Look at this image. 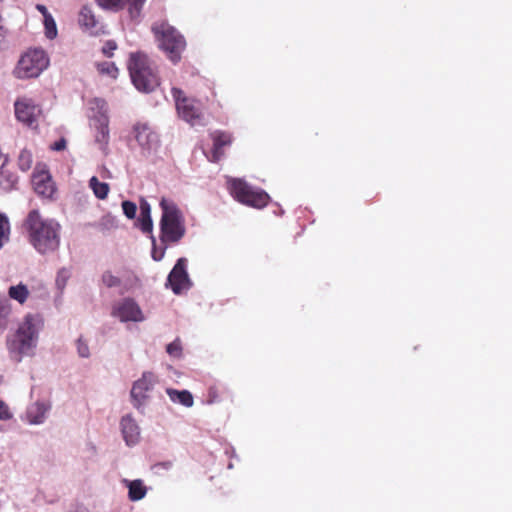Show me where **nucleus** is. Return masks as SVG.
<instances>
[{"label": "nucleus", "instance_id": "nucleus-1", "mask_svg": "<svg viewBox=\"0 0 512 512\" xmlns=\"http://www.w3.org/2000/svg\"><path fill=\"white\" fill-rule=\"evenodd\" d=\"M23 229L32 247L40 254L57 251L61 242V224L54 218L44 217L38 209H32L23 221Z\"/></svg>", "mask_w": 512, "mask_h": 512}, {"label": "nucleus", "instance_id": "nucleus-2", "mask_svg": "<svg viewBox=\"0 0 512 512\" xmlns=\"http://www.w3.org/2000/svg\"><path fill=\"white\" fill-rule=\"evenodd\" d=\"M41 319L32 314L25 316L15 334L7 340V348L11 359L17 363L25 356H32L36 347Z\"/></svg>", "mask_w": 512, "mask_h": 512}, {"label": "nucleus", "instance_id": "nucleus-3", "mask_svg": "<svg viewBox=\"0 0 512 512\" xmlns=\"http://www.w3.org/2000/svg\"><path fill=\"white\" fill-rule=\"evenodd\" d=\"M88 111L89 127L94 144L107 154L110 141L108 104L101 98H94L88 103Z\"/></svg>", "mask_w": 512, "mask_h": 512}, {"label": "nucleus", "instance_id": "nucleus-4", "mask_svg": "<svg viewBox=\"0 0 512 512\" xmlns=\"http://www.w3.org/2000/svg\"><path fill=\"white\" fill-rule=\"evenodd\" d=\"M128 70L137 90L149 93L159 86L156 68L144 53L135 52L130 54Z\"/></svg>", "mask_w": 512, "mask_h": 512}, {"label": "nucleus", "instance_id": "nucleus-5", "mask_svg": "<svg viewBox=\"0 0 512 512\" xmlns=\"http://www.w3.org/2000/svg\"><path fill=\"white\" fill-rule=\"evenodd\" d=\"M161 240L165 243H177L185 235L184 218L178 207L166 200H161Z\"/></svg>", "mask_w": 512, "mask_h": 512}, {"label": "nucleus", "instance_id": "nucleus-6", "mask_svg": "<svg viewBox=\"0 0 512 512\" xmlns=\"http://www.w3.org/2000/svg\"><path fill=\"white\" fill-rule=\"evenodd\" d=\"M153 31L159 41L160 48L166 53L167 57L172 62L179 61L181 53L186 47L184 37L174 27L166 23L154 26Z\"/></svg>", "mask_w": 512, "mask_h": 512}, {"label": "nucleus", "instance_id": "nucleus-7", "mask_svg": "<svg viewBox=\"0 0 512 512\" xmlns=\"http://www.w3.org/2000/svg\"><path fill=\"white\" fill-rule=\"evenodd\" d=\"M49 66V58L42 49L28 50L19 59L14 75L19 79L38 77Z\"/></svg>", "mask_w": 512, "mask_h": 512}, {"label": "nucleus", "instance_id": "nucleus-8", "mask_svg": "<svg viewBox=\"0 0 512 512\" xmlns=\"http://www.w3.org/2000/svg\"><path fill=\"white\" fill-rule=\"evenodd\" d=\"M172 95L175 101L178 115L192 126L204 125V117L201 105L194 99L188 98L183 91L173 87Z\"/></svg>", "mask_w": 512, "mask_h": 512}, {"label": "nucleus", "instance_id": "nucleus-9", "mask_svg": "<svg viewBox=\"0 0 512 512\" xmlns=\"http://www.w3.org/2000/svg\"><path fill=\"white\" fill-rule=\"evenodd\" d=\"M133 133L143 155H151L159 148V137L147 124L137 123L133 127Z\"/></svg>", "mask_w": 512, "mask_h": 512}, {"label": "nucleus", "instance_id": "nucleus-10", "mask_svg": "<svg viewBox=\"0 0 512 512\" xmlns=\"http://www.w3.org/2000/svg\"><path fill=\"white\" fill-rule=\"evenodd\" d=\"M157 382L156 376L151 372H144L142 377L134 382L131 389V399L134 407L140 409L148 398V393Z\"/></svg>", "mask_w": 512, "mask_h": 512}, {"label": "nucleus", "instance_id": "nucleus-11", "mask_svg": "<svg viewBox=\"0 0 512 512\" xmlns=\"http://www.w3.org/2000/svg\"><path fill=\"white\" fill-rule=\"evenodd\" d=\"M14 107L17 119L30 127L37 122L42 114L41 108L28 97L17 99Z\"/></svg>", "mask_w": 512, "mask_h": 512}, {"label": "nucleus", "instance_id": "nucleus-12", "mask_svg": "<svg viewBox=\"0 0 512 512\" xmlns=\"http://www.w3.org/2000/svg\"><path fill=\"white\" fill-rule=\"evenodd\" d=\"M186 266L187 260L179 258L168 275L167 282L175 294H180L183 290H188L191 287Z\"/></svg>", "mask_w": 512, "mask_h": 512}, {"label": "nucleus", "instance_id": "nucleus-13", "mask_svg": "<svg viewBox=\"0 0 512 512\" xmlns=\"http://www.w3.org/2000/svg\"><path fill=\"white\" fill-rule=\"evenodd\" d=\"M112 315L122 322H140L144 319L139 305L131 298H125L114 305Z\"/></svg>", "mask_w": 512, "mask_h": 512}, {"label": "nucleus", "instance_id": "nucleus-14", "mask_svg": "<svg viewBox=\"0 0 512 512\" xmlns=\"http://www.w3.org/2000/svg\"><path fill=\"white\" fill-rule=\"evenodd\" d=\"M34 192H55L56 187L45 164H37L32 174Z\"/></svg>", "mask_w": 512, "mask_h": 512}, {"label": "nucleus", "instance_id": "nucleus-15", "mask_svg": "<svg viewBox=\"0 0 512 512\" xmlns=\"http://www.w3.org/2000/svg\"><path fill=\"white\" fill-rule=\"evenodd\" d=\"M98 4L113 11H119L128 5V11L132 18L139 16L146 0H96Z\"/></svg>", "mask_w": 512, "mask_h": 512}, {"label": "nucleus", "instance_id": "nucleus-16", "mask_svg": "<svg viewBox=\"0 0 512 512\" xmlns=\"http://www.w3.org/2000/svg\"><path fill=\"white\" fill-rule=\"evenodd\" d=\"M121 430L127 445H133L138 442L140 430L131 415H126L121 419Z\"/></svg>", "mask_w": 512, "mask_h": 512}, {"label": "nucleus", "instance_id": "nucleus-17", "mask_svg": "<svg viewBox=\"0 0 512 512\" xmlns=\"http://www.w3.org/2000/svg\"><path fill=\"white\" fill-rule=\"evenodd\" d=\"M237 202L252 207L261 209L265 207L269 200V194H233Z\"/></svg>", "mask_w": 512, "mask_h": 512}, {"label": "nucleus", "instance_id": "nucleus-18", "mask_svg": "<svg viewBox=\"0 0 512 512\" xmlns=\"http://www.w3.org/2000/svg\"><path fill=\"white\" fill-rule=\"evenodd\" d=\"M212 139L213 150L211 156H208V160L212 162H217L223 156L222 148L231 143V137L223 132H215L212 134Z\"/></svg>", "mask_w": 512, "mask_h": 512}, {"label": "nucleus", "instance_id": "nucleus-19", "mask_svg": "<svg viewBox=\"0 0 512 512\" xmlns=\"http://www.w3.org/2000/svg\"><path fill=\"white\" fill-rule=\"evenodd\" d=\"M49 405L36 402L27 410V419L31 424H40L44 421Z\"/></svg>", "mask_w": 512, "mask_h": 512}, {"label": "nucleus", "instance_id": "nucleus-20", "mask_svg": "<svg viewBox=\"0 0 512 512\" xmlns=\"http://www.w3.org/2000/svg\"><path fill=\"white\" fill-rule=\"evenodd\" d=\"M166 393L170 400L175 403H180L185 407H192L194 404L193 395L188 390H176L173 388L166 389Z\"/></svg>", "mask_w": 512, "mask_h": 512}, {"label": "nucleus", "instance_id": "nucleus-21", "mask_svg": "<svg viewBox=\"0 0 512 512\" xmlns=\"http://www.w3.org/2000/svg\"><path fill=\"white\" fill-rule=\"evenodd\" d=\"M78 23L82 29L92 31L97 26L96 17L91 8L84 6L79 12Z\"/></svg>", "mask_w": 512, "mask_h": 512}, {"label": "nucleus", "instance_id": "nucleus-22", "mask_svg": "<svg viewBox=\"0 0 512 512\" xmlns=\"http://www.w3.org/2000/svg\"><path fill=\"white\" fill-rule=\"evenodd\" d=\"M126 482L129 489L128 496L131 501H139L145 497L147 489L141 480L137 479Z\"/></svg>", "mask_w": 512, "mask_h": 512}, {"label": "nucleus", "instance_id": "nucleus-23", "mask_svg": "<svg viewBox=\"0 0 512 512\" xmlns=\"http://www.w3.org/2000/svg\"><path fill=\"white\" fill-rule=\"evenodd\" d=\"M5 166H0V190L8 192L17 189V178L15 175L7 171Z\"/></svg>", "mask_w": 512, "mask_h": 512}, {"label": "nucleus", "instance_id": "nucleus-24", "mask_svg": "<svg viewBox=\"0 0 512 512\" xmlns=\"http://www.w3.org/2000/svg\"><path fill=\"white\" fill-rule=\"evenodd\" d=\"M228 393V389L220 384H212L207 391L206 402L208 404L218 403L223 399V396Z\"/></svg>", "mask_w": 512, "mask_h": 512}, {"label": "nucleus", "instance_id": "nucleus-25", "mask_svg": "<svg viewBox=\"0 0 512 512\" xmlns=\"http://www.w3.org/2000/svg\"><path fill=\"white\" fill-rule=\"evenodd\" d=\"M227 179V188L231 190V192H254L248 183L242 178H231L226 177ZM258 192H265L264 190H259Z\"/></svg>", "mask_w": 512, "mask_h": 512}, {"label": "nucleus", "instance_id": "nucleus-26", "mask_svg": "<svg viewBox=\"0 0 512 512\" xmlns=\"http://www.w3.org/2000/svg\"><path fill=\"white\" fill-rule=\"evenodd\" d=\"M9 297L23 304L29 295L27 287L23 284L11 286L8 291Z\"/></svg>", "mask_w": 512, "mask_h": 512}, {"label": "nucleus", "instance_id": "nucleus-27", "mask_svg": "<svg viewBox=\"0 0 512 512\" xmlns=\"http://www.w3.org/2000/svg\"><path fill=\"white\" fill-rule=\"evenodd\" d=\"M43 25L45 36L50 40L55 39L58 35V30L53 16H46V18L43 19Z\"/></svg>", "mask_w": 512, "mask_h": 512}, {"label": "nucleus", "instance_id": "nucleus-28", "mask_svg": "<svg viewBox=\"0 0 512 512\" xmlns=\"http://www.w3.org/2000/svg\"><path fill=\"white\" fill-rule=\"evenodd\" d=\"M33 157L31 151L27 149L21 150L18 156V166L22 171H27L31 168Z\"/></svg>", "mask_w": 512, "mask_h": 512}, {"label": "nucleus", "instance_id": "nucleus-29", "mask_svg": "<svg viewBox=\"0 0 512 512\" xmlns=\"http://www.w3.org/2000/svg\"><path fill=\"white\" fill-rule=\"evenodd\" d=\"M136 225L144 233L152 232L153 223L150 215H139Z\"/></svg>", "mask_w": 512, "mask_h": 512}, {"label": "nucleus", "instance_id": "nucleus-30", "mask_svg": "<svg viewBox=\"0 0 512 512\" xmlns=\"http://www.w3.org/2000/svg\"><path fill=\"white\" fill-rule=\"evenodd\" d=\"M9 230L8 218L0 214V248L3 246L4 241L8 240Z\"/></svg>", "mask_w": 512, "mask_h": 512}, {"label": "nucleus", "instance_id": "nucleus-31", "mask_svg": "<svg viewBox=\"0 0 512 512\" xmlns=\"http://www.w3.org/2000/svg\"><path fill=\"white\" fill-rule=\"evenodd\" d=\"M98 70L102 74H106L111 78H116L118 74V68L112 62H103L98 64Z\"/></svg>", "mask_w": 512, "mask_h": 512}, {"label": "nucleus", "instance_id": "nucleus-32", "mask_svg": "<svg viewBox=\"0 0 512 512\" xmlns=\"http://www.w3.org/2000/svg\"><path fill=\"white\" fill-rule=\"evenodd\" d=\"M102 282L108 288L119 287L121 285L120 278L114 276L110 271L103 273Z\"/></svg>", "mask_w": 512, "mask_h": 512}, {"label": "nucleus", "instance_id": "nucleus-33", "mask_svg": "<svg viewBox=\"0 0 512 512\" xmlns=\"http://www.w3.org/2000/svg\"><path fill=\"white\" fill-rule=\"evenodd\" d=\"M89 187L92 192H109V185L105 182H100L96 176H93L89 180Z\"/></svg>", "mask_w": 512, "mask_h": 512}, {"label": "nucleus", "instance_id": "nucleus-34", "mask_svg": "<svg viewBox=\"0 0 512 512\" xmlns=\"http://www.w3.org/2000/svg\"><path fill=\"white\" fill-rule=\"evenodd\" d=\"M122 208L124 214L129 218L133 219L136 215L137 207L136 204L130 201H123Z\"/></svg>", "mask_w": 512, "mask_h": 512}, {"label": "nucleus", "instance_id": "nucleus-35", "mask_svg": "<svg viewBox=\"0 0 512 512\" xmlns=\"http://www.w3.org/2000/svg\"><path fill=\"white\" fill-rule=\"evenodd\" d=\"M166 351L169 355L179 357L181 355L182 347L179 340H175L169 343L166 347Z\"/></svg>", "mask_w": 512, "mask_h": 512}, {"label": "nucleus", "instance_id": "nucleus-36", "mask_svg": "<svg viewBox=\"0 0 512 512\" xmlns=\"http://www.w3.org/2000/svg\"><path fill=\"white\" fill-rule=\"evenodd\" d=\"M76 344L79 356L83 358H88L90 356V351L88 344L83 340V338L79 337Z\"/></svg>", "mask_w": 512, "mask_h": 512}, {"label": "nucleus", "instance_id": "nucleus-37", "mask_svg": "<svg viewBox=\"0 0 512 512\" xmlns=\"http://www.w3.org/2000/svg\"><path fill=\"white\" fill-rule=\"evenodd\" d=\"M9 308L5 305H0V332L6 329L8 320L7 317L9 315Z\"/></svg>", "mask_w": 512, "mask_h": 512}, {"label": "nucleus", "instance_id": "nucleus-38", "mask_svg": "<svg viewBox=\"0 0 512 512\" xmlns=\"http://www.w3.org/2000/svg\"><path fill=\"white\" fill-rule=\"evenodd\" d=\"M12 417V414L9 411L8 405L0 400V420H9Z\"/></svg>", "mask_w": 512, "mask_h": 512}, {"label": "nucleus", "instance_id": "nucleus-39", "mask_svg": "<svg viewBox=\"0 0 512 512\" xmlns=\"http://www.w3.org/2000/svg\"><path fill=\"white\" fill-rule=\"evenodd\" d=\"M116 49V43L113 41H107L103 46V53L108 57L112 56L113 51Z\"/></svg>", "mask_w": 512, "mask_h": 512}, {"label": "nucleus", "instance_id": "nucleus-40", "mask_svg": "<svg viewBox=\"0 0 512 512\" xmlns=\"http://www.w3.org/2000/svg\"><path fill=\"white\" fill-rule=\"evenodd\" d=\"M65 146H66V142H65V140H64V139H61V140H59V141L55 142V143L51 146V148H52L53 150H55V151H60V150H63V149L65 148Z\"/></svg>", "mask_w": 512, "mask_h": 512}, {"label": "nucleus", "instance_id": "nucleus-41", "mask_svg": "<svg viewBox=\"0 0 512 512\" xmlns=\"http://www.w3.org/2000/svg\"><path fill=\"white\" fill-rule=\"evenodd\" d=\"M140 215H150V206L147 202H141Z\"/></svg>", "mask_w": 512, "mask_h": 512}, {"label": "nucleus", "instance_id": "nucleus-42", "mask_svg": "<svg viewBox=\"0 0 512 512\" xmlns=\"http://www.w3.org/2000/svg\"><path fill=\"white\" fill-rule=\"evenodd\" d=\"M36 9L43 15V19H45L46 16H51L48 9L43 4H37Z\"/></svg>", "mask_w": 512, "mask_h": 512}, {"label": "nucleus", "instance_id": "nucleus-43", "mask_svg": "<svg viewBox=\"0 0 512 512\" xmlns=\"http://www.w3.org/2000/svg\"><path fill=\"white\" fill-rule=\"evenodd\" d=\"M64 273H65V271L63 270V271L59 272V274H58L56 282L59 287H64V285H65V278L63 276Z\"/></svg>", "mask_w": 512, "mask_h": 512}, {"label": "nucleus", "instance_id": "nucleus-44", "mask_svg": "<svg viewBox=\"0 0 512 512\" xmlns=\"http://www.w3.org/2000/svg\"><path fill=\"white\" fill-rule=\"evenodd\" d=\"M95 195L97 196V198H99V199H102V200H103V199H106V197H107V195H108V194H95Z\"/></svg>", "mask_w": 512, "mask_h": 512}, {"label": "nucleus", "instance_id": "nucleus-45", "mask_svg": "<svg viewBox=\"0 0 512 512\" xmlns=\"http://www.w3.org/2000/svg\"><path fill=\"white\" fill-rule=\"evenodd\" d=\"M163 254H164V253L162 252V253L160 254V256H159V257H156L155 253H153V258H154V260H161V259H162V257H163Z\"/></svg>", "mask_w": 512, "mask_h": 512}, {"label": "nucleus", "instance_id": "nucleus-46", "mask_svg": "<svg viewBox=\"0 0 512 512\" xmlns=\"http://www.w3.org/2000/svg\"><path fill=\"white\" fill-rule=\"evenodd\" d=\"M2 383V376L0 375V384Z\"/></svg>", "mask_w": 512, "mask_h": 512}]
</instances>
